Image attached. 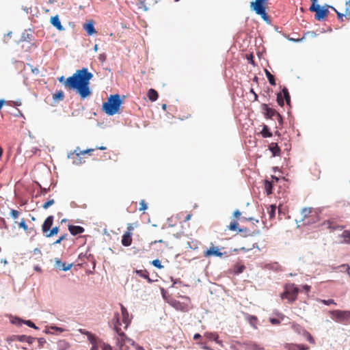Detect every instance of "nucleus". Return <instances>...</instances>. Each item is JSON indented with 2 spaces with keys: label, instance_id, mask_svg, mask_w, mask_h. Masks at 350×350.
<instances>
[{
  "label": "nucleus",
  "instance_id": "6e6d98bb",
  "mask_svg": "<svg viewBox=\"0 0 350 350\" xmlns=\"http://www.w3.org/2000/svg\"><path fill=\"white\" fill-rule=\"evenodd\" d=\"M147 208H148V204H146L145 200H141V202L139 203V211H145Z\"/></svg>",
  "mask_w": 350,
  "mask_h": 350
},
{
  "label": "nucleus",
  "instance_id": "09e8293b",
  "mask_svg": "<svg viewBox=\"0 0 350 350\" xmlns=\"http://www.w3.org/2000/svg\"><path fill=\"white\" fill-rule=\"evenodd\" d=\"M20 215V212L17 210L12 208L10 213V215L12 219H17Z\"/></svg>",
  "mask_w": 350,
  "mask_h": 350
},
{
  "label": "nucleus",
  "instance_id": "f257e3e1",
  "mask_svg": "<svg viewBox=\"0 0 350 350\" xmlns=\"http://www.w3.org/2000/svg\"><path fill=\"white\" fill-rule=\"evenodd\" d=\"M93 77V74L88 71V68L83 67L81 69L77 70L68 78L65 79L64 76H61L57 78V80L66 88L75 91L81 100H85L92 94L90 85Z\"/></svg>",
  "mask_w": 350,
  "mask_h": 350
},
{
  "label": "nucleus",
  "instance_id": "a19ab883",
  "mask_svg": "<svg viewBox=\"0 0 350 350\" xmlns=\"http://www.w3.org/2000/svg\"><path fill=\"white\" fill-rule=\"evenodd\" d=\"M84 334H85L88 336V340L94 345L96 341V336L88 331H85V332H84Z\"/></svg>",
  "mask_w": 350,
  "mask_h": 350
},
{
  "label": "nucleus",
  "instance_id": "c85d7f7f",
  "mask_svg": "<svg viewBox=\"0 0 350 350\" xmlns=\"http://www.w3.org/2000/svg\"><path fill=\"white\" fill-rule=\"evenodd\" d=\"M64 98V93L62 90H57L53 94V100L55 103L63 100Z\"/></svg>",
  "mask_w": 350,
  "mask_h": 350
},
{
  "label": "nucleus",
  "instance_id": "f03ea898",
  "mask_svg": "<svg viewBox=\"0 0 350 350\" xmlns=\"http://www.w3.org/2000/svg\"><path fill=\"white\" fill-rule=\"evenodd\" d=\"M123 104V98L120 94L110 95L106 102L102 105V110L109 116H112L120 112V107Z\"/></svg>",
  "mask_w": 350,
  "mask_h": 350
},
{
  "label": "nucleus",
  "instance_id": "2eb2a0df",
  "mask_svg": "<svg viewBox=\"0 0 350 350\" xmlns=\"http://www.w3.org/2000/svg\"><path fill=\"white\" fill-rule=\"evenodd\" d=\"M167 303L177 310L182 312L187 311V306L180 303L176 299H171L167 301Z\"/></svg>",
  "mask_w": 350,
  "mask_h": 350
},
{
  "label": "nucleus",
  "instance_id": "603ef678",
  "mask_svg": "<svg viewBox=\"0 0 350 350\" xmlns=\"http://www.w3.org/2000/svg\"><path fill=\"white\" fill-rule=\"evenodd\" d=\"M67 237H68V234L67 233H65L62 235H61L58 239H57L53 243V245H57V244H59L62 241L65 240L67 239Z\"/></svg>",
  "mask_w": 350,
  "mask_h": 350
},
{
  "label": "nucleus",
  "instance_id": "a211bd4d",
  "mask_svg": "<svg viewBox=\"0 0 350 350\" xmlns=\"http://www.w3.org/2000/svg\"><path fill=\"white\" fill-rule=\"evenodd\" d=\"M51 24L55 27L58 31H64L65 28L62 25L58 15L53 16L50 18Z\"/></svg>",
  "mask_w": 350,
  "mask_h": 350
},
{
  "label": "nucleus",
  "instance_id": "c9c22d12",
  "mask_svg": "<svg viewBox=\"0 0 350 350\" xmlns=\"http://www.w3.org/2000/svg\"><path fill=\"white\" fill-rule=\"evenodd\" d=\"M276 208H277L276 205H275V204L269 205V206L268 208V213H269L270 219L275 217Z\"/></svg>",
  "mask_w": 350,
  "mask_h": 350
},
{
  "label": "nucleus",
  "instance_id": "ddd939ff",
  "mask_svg": "<svg viewBox=\"0 0 350 350\" xmlns=\"http://www.w3.org/2000/svg\"><path fill=\"white\" fill-rule=\"evenodd\" d=\"M72 266V263L66 264L65 262H62L59 258H55V267L59 271H67L70 270Z\"/></svg>",
  "mask_w": 350,
  "mask_h": 350
},
{
  "label": "nucleus",
  "instance_id": "49530a36",
  "mask_svg": "<svg viewBox=\"0 0 350 350\" xmlns=\"http://www.w3.org/2000/svg\"><path fill=\"white\" fill-rule=\"evenodd\" d=\"M257 320H258L257 317L254 315H249V317H248V321H249L250 324L255 328H256L255 323H256Z\"/></svg>",
  "mask_w": 350,
  "mask_h": 350
},
{
  "label": "nucleus",
  "instance_id": "9d476101",
  "mask_svg": "<svg viewBox=\"0 0 350 350\" xmlns=\"http://www.w3.org/2000/svg\"><path fill=\"white\" fill-rule=\"evenodd\" d=\"M261 109L262 111V113L264 117L266 119H272L273 116H275L278 112L271 108L268 104L262 103L261 105Z\"/></svg>",
  "mask_w": 350,
  "mask_h": 350
},
{
  "label": "nucleus",
  "instance_id": "e433bc0d",
  "mask_svg": "<svg viewBox=\"0 0 350 350\" xmlns=\"http://www.w3.org/2000/svg\"><path fill=\"white\" fill-rule=\"evenodd\" d=\"M239 228V223L236 220L231 221L230 224L228 226V228L232 231L238 232Z\"/></svg>",
  "mask_w": 350,
  "mask_h": 350
},
{
  "label": "nucleus",
  "instance_id": "20e7f679",
  "mask_svg": "<svg viewBox=\"0 0 350 350\" xmlns=\"http://www.w3.org/2000/svg\"><path fill=\"white\" fill-rule=\"evenodd\" d=\"M36 338L27 336V335H10L6 338V341L9 345L13 346L12 343L14 341H18L21 342H27L29 345H31L35 340Z\"/></svg>",
  "mask_w": 350,
  "mask_h": 350
},
{
  "label": "nucleus",
  "instance_id": "0eeeda50",
  "mask_svg": "<svg viewBox=\"0 0 350 350\" xmlns=\"http://www.w3.org/2000/svg\"><path fill=\"white\" fill-rule=\"evenodd\" d=\"M110 327L113 328L116 334H119L122 332L120 328L121 321H120V316L118 312H115L113 314V317L110 322H109Z\"/></svg>",
  "mask_w": 350,
  "mask_h": 350
},
{
  "label": "nucleus",
  "instance_id": "338daca9",
  "mask_svg": "<svg viewBox=\"0 0 350 350\" xmlns=\"http://www.w3.org/2000/svg\"><path fill=\"white\" fill-rule=\"evenodd\" d=\"M138 5H139V8H143V10L144 11H148V8L146 6L144 1H139Z\"/></svg>",
  "mask_w": 350,
  "mask_h": 350
},
{
  "label": "nucleus",
  "instance_id": "e2e57ef3",
  "mask_svg": "<svg viewBox=\"0 0 350 350\" xmlns=\"http://www.w3.org/2000/svg\"><path fill=\"white\" fill-rule=\"evenodd\" d=\"M346 6L345 12H347V20H350V0L346 2Z\"/></svg>",
  "mask_w": 350,
  "mask_h": 350
},
{
  "label": "nucleus",
  "instance_id": "7c9ffc66",
  "mask_svg": "<svg viewBox=\"0 0 350 350\" xmlns=\"http://www.w3.org/2000/svg\"><path fill=\"white\" fill-rule=\"evenodd\" d=\"M265 75L269 81V83L271 85L275 86L276 85V81H275V78L274 75L271 74V72L267 69H265Z\"/></svg>",
  "mask_w": 350,
  "mask_h": 350
},
{
  "label": "nucleus",
  "instance_id": "aec40b11",
  "mask_svg": "<svg viewBox=\"0 0 350 350\" xmlns=\"http://www.w3.org/2000/svg\"><path fill=\"white\" fill-rule=\"evenodd\" d=\"M245 350H262L263 347H260L256 342L247 341L243 342Z\"/></svg>",
  "mask_w": 350,
  "mask_h": 350
},
{
  "label": "nucleus",
  "instance_id": "f704fd0d",
  "mask_svg": "<svg viewBox=\"0 0 350 350\" xmlns=\"http://www.w3.org/2000/svg\"><path fill=\"white\" fill-rule=\"evenodd\" d=\"M32 37L33 36L31 33H29L27 32V30H25L21 35V41L29 42L31 40Z\"/></svg>",
  "mask_w": 350,
  "mask_h": 350
},
{
  "label": "nucleus",
  "instance_id": "13d9d810",
  "mask_svg": "<svg viewBox=\"0 0 350 350\" xmlns=\"http://www.w3.org/2000/svg\"><path fill=\"white\" fill-rule=\"evenodd\" d=\"M90 251V248H88L86 252L85 253H81L78 256V259L81 261L84 260V259L86 258V256L88 254V252Z\"/></svg>",
  "mask_w": 350,
  "mask_h": 350
},
{
  "label": "nucleus",
  "instance_id": "5701e85b",
  "mask_svg": "<svg viewBox=\"0 0 350 350\" xmlns=\"http://www.w3.org/2000/svg\"><path fill=\"white\" fill-rule=\"evenodd\" d=\"M267 9L265 10H254L255 13L259 16H260L261 18L267 23L270 24L271 20L269 18V15L267 14L266 12Z\"/></svg>",
  "mask_w": 350,
  "mask_h": 350
},
{
  "label": "nucleus",
  "instance_id": "c756f323",
  "mask_svg": "<svg viewBox=\"0 0 350 350\" xmlns=\"http://www.w3.org/2000/svg\"><path fill=\"white\" fill-rule=\"evenodd\" d=\"M59 232V226H55L52 228H50L47 233L44 234V235L47 237L50 238L55 235H56Z\"/></svg>",
  "mask_w": 350,
  "mask_h": 350
},
{
  "label": "nucleus",
  "instance_id": "4d7b16f0",
  "mask_svg": "<svg viewBox=\"0 0 350 350\" xmlns=\"http://www.w3.org/2000/svg\"><path fill=\"white\" fill-rule=\"evenodd\" d=\"M8 229V226L5 222V220L3 217H0V229Z\"/></svg>",
  "mask_w": 350,
  "mask_h": 350
},
{
  "label": "nucleus",
  "instance_id": "4468645a",
  "mask_svg": "<svg viewBox=\"0 0 350 350\" xmlns=\"http://www.w3.org/2000/svg\"><path fill=\"white\" fill-rule=\"evenodd\" d=\"M120 306L121 313H122V323L125 325L124 329H127L128 327L129 326V325L131 323V319L129 318V314L127 309L121 304H120Z\"/></svg>",
  "mask_w": 350,
  "mask_h": 350
},
{
  "label": "nucleus",
  "instance_id": "052dcab7",
  "mask_svg": "<svg viewBox=\"0 0 350 350\" xmlns=\"http://www.w3.org/2000/svg\"><path fill=\"white\" fill-rule=\"evenodd\" d=\"M321 301L325 304V306H329L331 304H336L334 299H322Z\"/></svg>",
  "mask_w": 350,
  "mask_h": 350
},
{
  "label": "nucleus",
  "instance_id": "37998d69",
  "mask_svg": "<svg viewBox=\"0 0 350 350\" xmlns=\"http://www.w3.org/2000/svg\"><path fill=\"white\" fill-rule=\"evenodd\" d=\"M18 227L20 228L23 229L25 231L29 230L28 226L26 224V221L24 218H22L19 223H18Z\"/></svg>",
  "mask_w": 350,
  "mask_h": 350
},
{
  "label": "nucleus",
  "instance_id": "4c0bfd02",
  "mask_svg": "<svg viewBox=\"0 0 350 350\" xmlns=\"http://www.w3.org/2000/svg\"><path fill=\"white\" fill-rule=\"evenodd\" d=\"M297 294L298 290H295L293 291V294H288V295L286 296V299H288L289 302L292 303L296 300Z\"/></svg>",
  "mask_w": 350,
  "mask_h": 350
},
{
  "label": "nucleus",
  "instance_id": "7ed1b4c3",
  "mask_svg": "<svg viewBox=\"0 0 350 350\" xmlns=\"http://www.w3.org/2000/svg\"><path fill=\"white\" fill-rule=\"evenodd\" d=\"M329 313L336 322L342 323H350V310H329Z\"/></svg>",
  "mask_w": 350,
  "mask_h": 350
},
{
  "label": "nucleus",
  "instance_id": "412c9836",
  "mask_svg": "<svg viewBox=\"0 0 350 350\" xmlns=\"http://www.w3.org/2000/svg\"><path fill=\"white\" fill-rule=\"evenodd\" d=\"M268 149L271 151L273 157L280 156L281 150L277 143H271L269 145Z\"/></svg>",
  "mask_w": 350,
  "mask_h": 350
},
{
  "label": "nucleus",
  "instance_id": "5fc2aeb1",
  "mask_svg": "<svg viewBox=\"0 0 350 350\" xmlns=\"http://www.w3.org/2000/svg\"><path fill=\"white\" fill-rule=\"evenodd\" d=\"M285 347L288 350H298L299 347L297 346V344H289L287 343L285 346Z\"/></svg>",
  "mask_w": 350,
  "mask_h": 350
},
{
  "label": "nucleus",
  "instance_id": "ea45409f",
  "mask_svg": "<svg viewBox=\"0 0 350 350\" xmlns=\"http://www.w3.org/2000/svg\"><path fill=\"white\" fill-rule=\"evenodd\" d=\"M342 237L344 239L345 243H350V230H344L342 233Z\"/></svg>",
  "mask_w": 350,
  "mask_h": 350
},
{
  "label": "nucleus",
  "instance_id": "bb28decb",
  "mask_svg": "<svg viewBox=\"0 0 350 350\" xmlns=\"http://www.w3.org/2000/svg\"><path fill=\"white\" fill-rule=\"evenodd\" d=\"M264 186L267 196H269L273 193V184L272 182L266 179L264 180Z\"/></svg>",
  "mask_w": 350,
  "mask_h": 350
},
{
  "label": "nucleus",
  "instance_id": "39448f33",
  "mask_svg": "<svg viewBox=\"0 0 350 350\" xmlns=\"http://www.w3.org/2000/svg\"><path fill=\"white\" fill-rule=\"evenodd\" d=\"M276 101L280 107L284 105V102L286 103L288 106L291 107V96L286 87H284L282 91L277 94Z\"/></svg>",
  "mask_w": 350,
  "mask_h": 350
},
{
  "label": "nucleus",
  "instance_id": "72a5a7b5",
  "mask_svg": "<svg viewBox=\"0 0 350 350\" xmlns=\"http://www.w3.org/2000/svg\"><path fill=\"white\" fill-rule=\"evenodd\" d=\"M134 273H136V275H137L139 277L144 279L148 278V275L149 274L146 269H135Z\"/></svg>",
  "mask_w": 350,
  "mask_h": 350
},
{
  "label": "nucleus",
  "instance_id": "6e6552de",
  "mask_svg": "<svg viewBox=\"0 0 350 350\" xmlns=\"http://www.w3.org/2000/svg\"><path fill=\"white\" fill-rule=\"evenodd\" d=\"M209 248L204 251L203 254L204 257L217 256L221 258L226 252H219V249L217 246H214L213 243Z\"/></svg>",
  "mask_w": 350,
  "mask_h": 350
},
{
  "label": "nucleus",
  "instance_id": "dca6fc26",
  "mask_svg": "<svg viewBox=\"0 0 350 350\" xmlns=\"http://www.w3.org/2000/svg\"><path fill=\"white\" fill-rule=\"evenodd\" d=\"M83 29L88 36H93L96 33L94 22L92 20L88 21L83 24Z\"/></svg>",
  "mask_w": 350,
  "mask_h": 350
},
{
  "label": "nucleus",
  "instance_id": "a878e982",
  "mask_svg": "<svg viewBox=\"0 0 350 350\" xmlns=\"http://www.w3.org/2000/svg\"><path fill=\"white\" fill-rule=\"evenodd\" d=\"M260 134L264 138L271 137L273 135L270 128L266 124H263Z\"/></svg>",
  "mask_w": 350,
  "mask_h": 350
},
{
  "label": "nucleus",
  "instance_id": "774afa93",
  "mask_svg": "<svg viewBox=\"0 0 350 350\" xmlns=\"http://www.w3.org/2000/svg\"><path fill=\"white\" fill-rule=\"evenodd\" d=\"M275 116L277 118V120H278V122L280 126H282L283 122H284L283 116L281 114H280L278 112V113L276 114Z\"/></svg>",
  "mask_w": 350,
  "mask_h": 350
},
{
  "label": "nucleus",
  "instance_id": "c03bdc74",
  "mask_svg": "<svg viewBox=\"0 0 350 350\" xmlns=\"http://www.w3.org/2000/svg\"><path fill=\"white\" fill-rule=\"evenodd\" d=\"M23 324L34 329H39V327L31 320H24Z\"/></svg>",
  "mask_w": 350,
  "mask_h": 350
},
{
  "label": "nucleus",
  "instance_id": "2f4dec72",
  "mask_svg": "<svg viewBox=\"0 0 350 350\" xmlns=\"http://www.w3.org/2000/svg\"><path fill=\"white\" fill-rule=\"evenodd\" d=\"M70 347L68 342L66 340H59L57 342V350H67Z\"/></svg>",
  "mask_w": 350,
  "mask_h": 350
},
{
  "label": "nucleus",
  "instance_id": "a18cd8bd",
  "mask_svg": "<svg viewBox=\"0 0 350 350\" xmlns=\"http://www.w3.org/2000/svg\"><path fill=\"white\" fill-rule=\"evenodd\" d=\"M55 203V200L53 199H48L47 201H46L42 204V208L44 209L49 208L51 206H52Z\"/></svg>",
  "mask_w": 350,
  "mask_h": 350
},
{
  "label": "nucleus",
  "instance_id": "b1692460",
  "mask_svg": "<svg viewBox=\"0 0 350 350\" xmlns=\"http://www.w3.org/2000/svg\"><path fill=\"white\" fill-rule=\"evenodd\" d=\"M10 318V321L12 324H14L17 326H21L23 324L24 319H22L21 317L17 316H13L12 314L8 315Z\"/></svg>",
  "mask_w": 350,
  "mask_h": 350
},
{
  "label": "nucleus",
  "instance_id": "cd10ccee",
  "mask_svg": "<svg viewBox=\"0 0 350 350\" xmlns=\"http://www.w3.org/2000/svg\"><path fill=\"white\" fill-rule=\"evenodd\" d=\"M204 336L210 340L215 341L217 344H221V341L219 339V336L213 332H206Z\"/></svg>",
  "mask_w": 350,
  "mask_h": 350
},
{
  "label": "nucleus",
  "instance_id": "4be33fe9",
  "mask_svg": "<svg viewBox=\"0 0 350 350\" xmlns=\"http://www.w3.org/2000/svg\"><path fill=\"white\" fill-rule=\"evenodd\" d=\"M122 244L125 247H129L132 243V236L130 232H126L122 237Z\"/></svg>",
  "mask_w": 350,
  "mask_h": 350
},
{
  "label": "nucleus",
  "instance_id": "bf43d9fd",
  "mask_svg": "<svg viewBox=\"0 0 350 350\" xmlns=\"http://www.w3.org/2000/svg\"><path fill=\"white\" fill-rule=\"evenodd\" d=\"M311 1V5L309 8V10H315V8L317 7L318 5H320L319 4H318V0H310Z\"/></svg>",
  "mask_w": 350,
  "mask_h": 350
},
{
  "label": "nucleus",
  "instance_id": "f8f14e48",
  "mask_svg": "<svg viewBox=\"0 0 350 350\" xmlns=\"http://www.w3.org/2000/svg\"><path fill=\"white\" fill-rule=\"evenodd\" d=\"M269 0H255L250 3V8L252 11L267 9V4Z\"/></svg>",
  "mask_w": 350,
  "mask_h": 350
},
{
  "label": "nucleus",
  "instance_id": "680f3d73",
  "mask_svg": "<svg viewBox=\"0 0 350 350\" xmlns=\"http://www.w3.org/2000/svg\"><path fill=\"white\" fill-rule=\"evenodd\" d=\"M319 221V216L316 215H311L310 216V218L309 219V221H308V223H311V224H313V223H316L317 221Z\"/></svg>",
  "mask_w": 350,
  "mask_h": 350
},
{
  "label": "nucleus",
  "instance_id": "0e129e2a",
  "mask_svg": "<svg viewBox=\"0 0 350 350\" xmlns=\"http://www.w3.org/2000/svg\"><path fill=\"white\" fill-rule=\"evenodd\" d=\"M287 39L289 41L293 42H301L304 40V36L301 38H291V37L288 36Z\"/></svg>",
  "mask_w": 350,
  "mask_h": 350
},
{
  "label": "nucleus",
  "instance_id": "393cba45",
  "mask_svg": "<svg viewBox=\"0 0 350 350\" xmlns=\"http://www.w3.org/2000/svg\"><path fill=\"white\" fill-rule=\"evenodd\" d=\"M147 96L151 102H154L158 99L159 94L154 89L150 88L148 91Z\"/></svg>",
  "mask_w": 350,
  "mask_h": 350
},
{
  "label": "nucleus",
  "instance_id": "8fccbe9b",
  "mask_svg": "<svg viewBox=\"0 0 350 350\" xmlns=\"http://www.w3.org/2000/svg\"><path fill=\"white\" fill-rule=\"evenodd\" d=\"M27 234L31 235L30 239L33 240V237L36 235L37 232L34 228H29V230L25 231Z\"/></svg>",
  "mask_w": 350,
  "mask_h": 350
},
{
  "label": "nucleus",
  "instance_id": "f3484780",
  "mask_svg": "<svg viewBox=\"0 0 350 350\" xmlns=\"http://www.w3.org/2000/svg\"><path fill=\"white\" fill-rule=\"evenodd\" d=\"M54 217L53 215L48 216L42 225V230L44 234L47 233L53 224Z\"/></svg>",
  "mask_w": 350,
  "mask_h": 350
},
{
  "label": "nucleus",
  "instance_id": "79ce46f5",
  "mask_svg": "<svg viewBox=\"0 0 350 350\" xmlns=\"http://www.w3.org/2000/svg\"><path fill=\"white\" fill-rule=\"evenodd\" d=\"M150 263L152 265H153L154 267L157 269H161L163 268V266L161 265V261L158 258L152 260Z\"/></svg>",
  "mask_w": 350,
  "mask_h": 350
},
{
  "label": "nucleus",
  "instance_id": "3c124183",
  "mask_svg": "<svg viewBox=\"0 0 350 350\" xmlns=\"http://www.w3.org/2000/svg\"><path fill=\"white\" fill-rule=\"evenodd\" d=\"M85 258L92 262L93 265V269H94L96 267V260L94 255L92 254H88Z\"/></svg>",
  "mask_w": 350,
  "mask_h": 350
},
{
  "label": "nucleus",
  "instance_id": "473e14b6",
  "mask_svg": "<svg viewBox=\"0 0 350 350\" xmlns=\"http://www.w3.org/2000/svg\"><path fill=\"white\" fill-rule=\"evenodd\" d=\"M245 269L244 265L236 264L234 267V273L235 275H239L242 273Z\"/></svg>",
  "mask_w": 350,
  "mask_h": 350
},
{
  "label": "nucleus",
  "instance_id": "1a4fd4ad",
  "mask_svg": "<svg viewBox=\"0 0 350 350\" xmlns=\"http://www.w3.org/2000/svg\"><path fill=\"white\" fill-rule=\"evenodd\" d=\"M116 339V343H128L133 347L135 346L136 345V342L133 339L128 337L127 335L123 331L120 332L119 334H117V337Z\"/></svg>",
  "mask_w": 350,
  "mask_h": 350
},
{
  "label": "nucleus",
  "instance_id": "de8ad7c7",
  "mask_svg": "<svg viewBox=\"0 0 350 350\" xmlns=\"http://www.w3.org/2000/svg\"><path fill=\"white\" fill-rule=\"evenodd\" d=\"M51 329L54 334H57L58 333H62L64 331V329L60 327H57L56 325H51Z\"/></svg>",
  "mask_w": 350,
  "mask_h": 350
},
{
  "label": "nucleus",
  "instance_id": "6ab92c4d",
  "mask_svg": "<svg viewBox=\"0 0 350 350\" xmlns=\"http://www.w3.org/2000/svg\"><path fill=\"white\" fill-rule=\"evenodd\" d=\"M68 230H69L70 233L72 236H77L78 234H82L85 231L84 228L82 226H75V225L69 224L68 226Z\"/></svg>",
  "mask_w": 350,
  "mask_h": 350
},
{
  "label": "nucleus",
  "instance_id": "864d4df0",
  "mask_svg": "<svg viewBox=\"0 0 350 350\" xmlns=\"http://www.w3.org/2000/svg\"><path fill=\"white\" fill-rule=\"evenodd\" d=\"M282 320L280 318L270 317L269 321L273 325H279Z\"/></svg>",
  "mask_w": 350,
  "mask_h": 350
},
{
  "label": "nucleus",
  "instance_id": "423d86ee",
  "mask_svg": "<svg viewBox=\"0 0 350 350\" xmlns=\"http://www.w3.org/2000/svg\"><path fill=\"white\" fill-rule=\"evenodd\" d=\"M315 8V10H310V12H315L314 18L319 21H324L329 13L328 5L325 4L323 6L318 5Z\"/></svg>",
  "mask_w": 350,
  "mask_h": 350
},
{
  "label": "nucleus",
  "instance_id": "58836bf2",
  "mask_svg": "<svg viewBox=\"0 0 350 350\" xmlns=\"http://www.w3.org/2000/svg\"><path fill=\"white\" fill-rule=\"evenodd\" d=\"M312 213V208H302L301 211V214L303 217V219L302 220H304V219L308 217V215Z\"/></svg>",
  "mask_w": 350,
  "mask_h": 350
},
{
  "label": "nucleus",
  "instance_id": "9b49d317",
  "mask_svg": "<svg viewBox=\"0 0 350 350\" xmlns=\"http://www.w3.org/2000/svg\"><path fill=\"white\" fill-rule=\"evenodd\" d=\"M79 148L77 147L74 152H69L68 154V159H72L73 158L74 160L72 161V163L74 165H80L84 163V161L82 157H81V153L79 152Z\"/></svg>",
  "mask_w": 350,
  "mask_h": 350
},
{
  "label": "nucleus",
  "instance_id": "69168bd1",
  "mask_svg": "<svg viewBox=\"0 0 350 350\" xmlns=\"http://www.w3.org/2000/svg\"><path fill=\"white\" fill-rule=\"evenodd\" d=\"M116 345L119 347V350H129V347L128 345L124 343H116Z\"/></svg>",
  "mask_w": 350,
  "mask_h": 350
}]
</instances>
